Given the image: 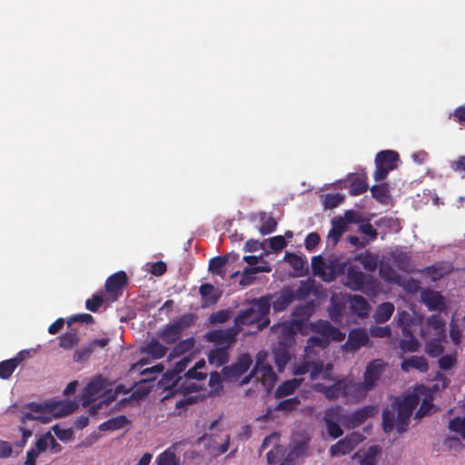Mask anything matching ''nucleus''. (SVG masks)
Here are the masks:
<instances>
[{
  "label": "nucleus",
  "mask_w": 465,
  "mask_h": 465,
  "mask_svg": "<svg viewBox=\"0 0 465 465\" xmlns=\"http://www.w3.org/2000/svg\"><path fill=\"white\" fill-rule=\"evenodd\" d=\"M420 402L418 395L412 393L402 398L397 397L390 407L382 411V427L386 433L392 431L394 427L398 433L407 430L413 411Z\"/></svg>",
  "instance_id": "obj_1"
},
{
  "label": "nucleus",
  "mask_w": 465,
  "mask_h": 465,
  "mask_svg": "<svg viewBox=\"0 0 465 465\" xmlns=\"http://www.w3.org/2000/svg\"><path fill=\"white\" fill-rule=\"evenodd\" d=\"M271 309L270 296H262L252 302V305L242 310L234 319V327H237L238 332L242 330L243 326L259 324V327H263L269 324L270 321L267 316Z\"/></svg>",
  "instance_id": "obj_2"
},
{
  "label": "nucleus",
  "mask_w": 465,
  "mask_h": 465,
  "mask_svg": "<svg viewBox=\"0 0 465 465\" xmlns=\"http://www.w3.org/2000/svg\"><path fill=\"white\" fill-rule=\"evenodd\" d=\"M25 408L29 411L28 413H31L34 417H36L33 420H28V421L39 420L42 423L46 424L49 423L52 420L50 415H54L55 417H64L69 415L78 408V405L75 401H73L45 404L30 402L26 404Z\"/></svg>",
  "instance_id": "obj_3"
},
{
  "label": "nucleus",
  "mask_w": 465,
  "mask_h": 465,
  "mask_svg": "<svg viewBox=\"0 0 465 465\" xmlns=\"http://www.w3.org/2000/svg\"><path fill=\"white\" fill-rule=\"evenodd\" d=\"M193 322V314L184 313L159 330L157 337L163 343L167 345H173L180 340L183 331L190 327Z\"/></svg>",
  "instance_id": "obj_4"
},
{
  "label": "nucleus",
  "mask_w": 465,
  "mask_h": 465,
  "mask_svg": "<svg viewBox=\"0 0 465 465\" xmlns=\"http://www.w3.org/2000/svg\"><path fill=\"white\" fill-rule=\"evenodd\" d=\"M104 386L105 380L103 377L98 376L91 381L83 390L81 394L82 405L83 407L90 406L88 410L90 415H95L103 407V405L107 406L110 401L114 400V397L112 399L103 400L100 401L97 404L91 406V404L95 401V400L102 394Z\"/></svg>",
  "instance_id": "obj_5"
},
{
  "label": "nucleus",
  "mask_w": 465,
  "mask_h": 465,
  "mask_svg": "<svg viewBox=\"0 0 465 465\" xmlns=\"http://www.w3.org/2000/svg\"><path fill=\"white\" fill-rule=\"evenodd\" d=\"M385 367L386 363L381 359L373 360L367 364L363 372V381L359 382L354 381L359 396L363 397L374 389Z\"/></svg>",
  "instance_id": "obj_6"
},
{
  "label": "nucleus",
  "mask_w": 465,
  "mask_h": 465,
  "mask_svg": "<svg viewBox=\"0 0 465 465\" xmlns=\"http://www.w3.org/2000/svg\"><path fill=\"white\" fill-rule=\"evenodd\" d=\"M375 171L373 179L376 182L383 181L387 178L390 172L398 167L400 155L393 150H383L379 152L375 156Z\"/></svg>",
  "instance_id": "obj_7"
},
{
  "label": "nucleus",
  "mask_w": 465,
  "mask_h": 465,
  "mask_svg": "<svg viewBox=\"0 0 465 465\" xmlns=\"http://www.w3.org/2000/svg\"><path fill=\"white\" fill-rule=\"evenodd\" d=\"M344 285L351 291H361L367 292L369 291L375 292L377 285L373 277L365 274L353 266L347 269Z\"/></svg>",
  "instance_id": "obj_8"
},
{
  "label": "nucleus",
  "mask_w": 465,
  "mask_h": 465,
  "mask_svg": "<svg viewBox=\"0 0 465 465\" xmlns=\"http://www.w3.org/2000/svg\"><path fill=\"white\" fill-rule=\"evenodd\" d=\"M319 391L322 392L323 395L331 401H333L339 397H358L359 393L356 391L354 381L350 378H342L338 380L331 386L322 385L319 388Z\"/></svg>",
  "instance_id": "obj_9"
},
{
  "label": "nucleus",
  "mask_w": 465,
  "mask_h": 465,
  "mask_svg": "<svg viewBox=\"0 0 465 465\" xmlns=\"http://www.w3.org/2000/svg\"><path fill=\"white\" fill-rule=\"evenodd\" d=\"M239 332L237 327L232 326L224 330H212L204 338L207 341L213 343L214 347L230 350L235 343Z\"/></svg>",
  "instance_id": "obj_10"
},
{
  "label": "nucleus",
  "mask_w": 465,
  "mask_h": 465,
  "mask_svg": "<svg viewBox=\"0 0 465 465\" xmlns=\"http://www.w3.org/2000/svg\"><path fill=\"white\" fill-rule=\"evenodd\" d=\"M312 331L321 334V336L327 340L335 341H342L345 339V333L339 328L331 324L327 320H318L311 323Z\"/></svg>",
  "instance_id": "obj_11"
},
{
  "label": "nucleus",
  "mask_w": 465,
  "mask_h": 465,
  "mask_svg": "<svg viewBox=\"0 0 465 465\" xmlns=\"http://www.w3.org/2000/svg\"><path fill=\"white\" fill-rule=\"evenodd\" d=\"M370 338L367 331L361 328H354L350 331L348 339L343 344V351L347 353L355 352L363 346H367Z\"/></svg>",
  "instance_id": "obj_12"
},
{
  "label": "nucleus",
  "mask_w": 465,
  "mask_h": 465,
  "mask_svg": "<svg viewBox=\"0 0 465 465\" xmlns=\"http://www.w3.org/2000/svg\"><path fill=\"white\" fill-rule=\"evenodd\" d=\"M361 441V436L359 433H351L330 448L331 457L349 454Z\"/></svg>",
  "instance_id": "obj_13"
},
{
  "label": "nucleus",
  "mask_w": 465,
  "mask_h": 465,
  "mask_svg": "<svg viewBox=\"0 0 465 465\" xmlns=\"http://www.w3.org/2000/svg\"><path fill=\"white\" fill-rule=\"evenodd\" d=\"M252 375H256V382L268 393L271 392L277 381V375L270 364L252 369Z\"/></svg>",
  "instance_id": "obj_14"
},
{
  "label": "nucleus",
  "mask_w": 465,
  "mask_h": 465,
  "mask_svg": "<svg viewBox=\"0 0 465 465\" xmlns=\"http://www.w3.org/2000/svg\"><path fill=\"white\" fill-rule=\"evenodd\" d=\"M108 338L94 340L90 343L81 347L80 349H77L73 355V360L74 362L83 363L89 360L96 348L104 349L108 345Z\"/></svg>",
  "instance_id": "obj_15"
},
{
  "label": "nucleus",
  "mask_w": 465,
  "mask_h": 465,
  "mask_svg": "<svg viewBox=\"0 0 465 465\" xmlns=\"http://www.w3.org/2000/svg\"><path fill=\"white\" fill-rule=\"evenodd\" d=\"M127 283V274L124 271H119L107 278L105 282V290L110 295L117 298L122 295L123 290Z\"/></svg>",
  "instance_id": "obj_16"
},
{
  "label": "nucleus",
  "mask_w": 465,
  "mask_h": 465,
  "mask_svg": "<svg viewBox=\"0 0 465 465\" xmlns=\"http://www.w3.org/2000/svg\"><path fill=\"white\" fill-rule=\"evenodd\" d=\"M420 301L429 311H441L444 308V298L440 292L434 290H423L420 293Z\"/></svg>",
  "instance_id": "obj_17"
},
{
  "label": "nucleus",
  "mask_w": 465,
  "mask_h": 465,
  "mask_svg": "<svg viewBox=\"0 0 465 465\" xmlns=\"http://www.w3.org/2000/svg\"><path fill=\"white\" fill-rule=\"evenodd\" d=\"M294 301V291L291 286H284L275 300L271 302V306L275 312H281Z\"/></svg>",
  "instance_id": "obj_18"
},
{
  "label": "nucleus",
  "mask_w": 465,
  "mask_h": 465,
  "mask_svg": "<svg viewBox=\"0 0 465 465\" xmlns=\"http://www.w3.org/2000/svg\"><path fill=\"white\" fill-rule=\"evenodd\" d=\"M315 310V304L313 301L308 302L304 304L298 305L292 312V320L298 324V328H302L308 322L310 317L312 315Z\"/></svg>",
  "instance_id": "obj_19"
},
{
  "label": "nucleus",
  "mask_w": 465,
  "mask_h": 465,
  "mask_svg": "<svg viewBox=\"0 0 465 465\" xmlns=\"http://www.w3.org/2000/svg\"><path fill=\"white\" fill-rule=\"evenodd\" d=\"M340 411L339 407L330 408L325 411L323 420L326 424L329 435L337 439L343 434V430L341 426L333 420L338 416Z\"/></svg>",
  "instance_id": "obj_20"
},
{
  "label": "nucleus",
  "mask_w": 465,
  "mask_h": 465,
  "mask_svg": "<svg viewBox=\"0 0 465 465\" xmlns=\"http://www.w3.org/2000/svg\"><path fill=\"white\" fill-rule=\"evenodd\" d=\"M401 369L404 372L417 370L421 373H426L429 371V363L424 356L413 355L401 361Z\"/></svg>",
  "instance_id": "obj_21"
},
{
  "label": "nucleus",
  "mask_w": 465,
  "mask_h": 465,
  "mask_svg": "<svg viewBox=\"0 0 465 465\" xmlns=\"http://www.w3.org/2000/svg\"><path fill=\"white\" fill-rule=\"evenodd\" d=\"M302 328H298V324L293 321L284 322L280 325V346H290L294 342V336L298 331Z\"/></svg>",
  "instance_id": "obj_22"
},
{
  "label": "nucleus",
  "mask_w": 465,
  "mask_h": 465,
  "mask_svg": "<svg viewBox=\"0 0 465 465\" xmlns=\"http://www.w3.org/2000/svg\"><path fill=\"white\" fill-rule=\"evenodd\" d=\"M376 406L367 405L354 411L348 418L352 427H357L364 422L367 419L373 417L377 413Z\"/></svg>",
  "instance_id": "obj_23"
},
{
  "label": "nucleus",
  "mask_w": 465,
  "mask_h": 465,
  "mask_svg": "<svg viewBox=\"0 0 465 465\" xmlns=\"http://www.w3.org/2000/svg\"><path fill=\"white\" fill-rule=\"evenodd\" d=\"M189 361L187 359H183L178 361L173 368V370L168 371L163 375L164 384L169 386H177L178 383L182 381V377L179 375L186 369Z\"/></svg>",
  "instance_id": "obj_24"
},
{
  "label": "nucleus",
  "mask_w": 465,
  "mask_h": 465,
  "mask_svg": "<svg viewBox=\"0 0 465 465\" xmlns=\"http://www.w3.org/2000/svg\"><path fill=\"white\" fill-rule=\"evenodd\" d=\"M230 257H232L233 260H237L238 254H227L212 258L209 262V271L213 274L218 275L224 279L226 276L225 265L228 263Z\"/></svg>",
  "instance_id": "obj_25"
},
{
  "label": "nucleus",
  "mask_w": 465,
  "mask_h": 465,
  "mask_svg": "<svg viewBox=\"0 0 465 465\" xmlns=\"http://www.w3.org/2000/svg\"><path fill=\"white\" fill-rule=\"evenodd\" d=\"M350 308L354 314L363 318L369 313L370 304L364 297L354 294L350 296Z\"/></svg>",
  "instance_id": "obj_26"
},
{
  "label": "nucleus",
  "mask_w": 465,
  "mask_h": 465,
  "mask_svg": "<svg viewBox=\"0 0 465 465\" xmlns=\"http://www.w3.org/2000/svg\"><path fill=\"white\" fill-rule=\"evenodd\" d=\"M143 353L150 355L154 360L163 358L168 348L162 344L157 339H152L142 350Z\"/></svg>",
  "instance_id": "obj_27"
},
{
  "label": "nucleus",
  "mask_w": 465,
  "mask_h": 465,
  "mask_svg": "<svg viewBox=\"0 0 465 465\" xmlns=\"http://www.w3.org/2000/svg\"><path fill=\"white\" fill-rule=\"evenodd\" d=\"M302 382V379H292L283 381L279 387L276 389L274 396L276 399H281L294 393V391L301 386Z\"/></svg>",
  "instance_id": "obj_28"
},
{
  "label": "nucleus",
  "mask_w": 465,
  "mask_h": 465,
  "mask_svg": "<svg viewBox=\"0 0 465 465\" xmlns=\"http://www.w3.org/2000/svg\"><path fill=\"white\" fill-rule=\"evenodd\" d=\"M345 308L346 304L343 301L340 299L331 298V304L328 308L330 319L335 323H341L342 322V316Z\"/></svg>",
  "instance_id": "obj_29"
},
{
  "label": "nucleus",
  "mask_w": 465,
  "mask_h": 465,
  "mask_svg": "<svg viewBox=\"0 0 465 465\" xmlns=\"http://www.w3.org/2000/svg\"><path fill=\"white\" fill-rule=\"evenodd\" d=\"M229 350L225 348L214 347L208 353L210 364L221 367L229 361Z\"/></svg>",
  "instance_id": "obj_30"
},
{
  "label": "nucleus",
  "mask_w": 465,
  "mask_h": 465,
  "mask_svg": "<svg viewBox=\"0 0 465 465\" xmlns=\"http://www.w3.org/2000/svg\"><path fill=\"white\" fill-rule=\"evenodd\" d=\"M199 292L203 302V307L215 304L220 298V294L217 293L211 283L202 284Z\"/></svg>",
  "instance_id": "obj_31"
},
{
  "label": "nucleus",
  "mask_w": 465,
  "mask_h": 465,
  "mask_svg": "<svg viewBox=\"0 0 465 465\" xmlns=\"http://www.w3.org/2000/svg\"><path fill=\"white\" fill-rule=\"evenodd\" d=\"M34 417L31 413H25L21 417V424L19 425V430L22 432V439L15 443L19 448L25 446L28 438L33 434V428L28 425V420H33Z\"/></svg>",
  "instance_id": "obj_32"
},
{
  "label": "nucleus",
  "mask_w": 465,
  "mask_h": 465,
  "mask_svg": "<svg viewBox=\"0 0 465 465\" xmlns=\"http://www.w3.org/2000/svg\"><path fill=\"white\" fill-rule=\"evenodd\" d=\"M70 331L59 336V346L64 350H72L80 341L77 330L73 327Z\"/></svg>",
  "instance_id": "obj_33"
},
{
  "label": "nucleus",
  "mask_w": 465,
  "mask_h": 465,
  "mask_svg": "<svg viewBox=\"0 0 465 465\" xmlns=\"http://www.w3.org/2000/svg\"><path fill=\"white\" fill-rule=\"evenodd\" d=\"M315 291V282L312 279L300 281L297 290L294 292V300L304 301Z\"/></svg>",
  "instance_id": "obj_34"
},
{
  "label": "nucleus",
  "mask_w": 465,
  "mask_h": 465,
  "mask_svg": "<svg viewBox=\"0 0 465 465\" xmlns=\"http://www.w3.org/2000/svg\"><path fill=\"white\" fill-rule=\"evenodd\" d=\"M23 361L21 357H14L0 362V378L3 380L9 379L17 366Z\"/></svg>",
  "instance_id": "obj_35"
},
{
  "label": "nucleus",
  "mask_w": 465,
  "mask_h": 465,
  "mask_svg": "<svg viewBox=\"0 0 465 465\" xmlns=\"http://www.w3.org/2000/svg\"><path fill=\"white\" fill-rule=\"evenodd\" d=\"M129 422L124 415H119L107 420L99 425V430L102 431L118 430L123 429Z\"/></svg>",
  "instance_id": "obj_36"
},
{
  "label": "nucleus",
  "mask_w": 465,
  "mask_h": 465,
  "mask_svg": "<svg viewBox=\"0 0 465 465\" xmlns=\"http://www.w3.org/2000/svg\"><path fill=\"white\" fill-rule=\"evenodd\" d=\"M393 312L394 305L391 302H383L377 307L373 317L378 323H383L389 321Z\"/></svg>",
  "instance_id": "obj_37"
},
{
  "label": "nucleus",
  "mask_w": 465,
  "mask_h": 465,
  "mask_svg": "<svg viewBox=\"0 0 465 465\" xmlns=\"http://www.w3.org/2000/svg\"><path fill=\"white\" fill-rule=\"evenodd\" d=\"M371 196L380 203L385 204L390 197L388 183H380L371 187Z\"/></svg>",
  "instance_id": "obj_38"
},
{
  "label": "nucleus",
  "mask_w": 465,
  "mask_h": 465,
  "mask_svg": "<svg viewBox=\"0 0 465 465\" xmlns=\"http://www.w3.org/2000/svg\"><path fill=\"white\" fill-rule=\"evenodd\" d=\"M332 227L329 232L328 237L331 238L336 243L346 231V221L342 220L341 217H336L332 220Z\"/></svg>",
  "instance_id": "obj_39"
},
{
  "label": "nucleus",
  "mask_w": 465,
  "mask_h": 465,
  "mask_svg": "<svg viewBox=\"0 0 465 465\" xmlns=\"http://www.w3.org/2000/svg\"><path fill=\"white\" fill-rule=\"evenodd\" d=\"M427 326L436 331L438 336L445 338V321L440 314H432L427 319Z\"/></svg>",
  "instance_id": "obj_40"
},
{
  "label": "nucleus",
  "mask_w": 465,
  "mask_h": 465,
  "mask_svg": "<svg viewBox=\"0 0 465 465\" xmlns=\"http://www.w3.org/2000/svg\"><path fill=\"white\" fill-rule=\"evenodd\" d=\"M445 338L438 336L436 339H431L425 343V352L430 357H438L444 351V347L441 345V341Z\"/></svg>",
  "instance_id": "obj_41"
},
{
  "label": "nucleus",
  "mask_w": 465,
  "mask_h": 465,
  "mask_svg": "<svg viewBox=\"0 0 465 465\" xmlns=\"http://www.w3.org/2000/svg\"><path fill=\"white\" fill-rule=\"evenodd\" d=\"M187 377H184V380L178 383L177 386H173L174 388H179L183 395L190 394L192 392H197L203 390V386L200 385L197 381L190 380Z\"/></svg>",
  "instance_id": "obj_42"
},
{
  "label": "nucleus",
  "mask_w": 465,
  "mask_h": 465,
  "mask_svg": "<svg viewBox=\"0 0 465 465\" xmlns=\"http://www.w3.org/2000/svg\"><path fill=\"white\" fill-rule=\"evenodd\" d=\"M356 260L360 262L363 268L367 271L374 272L377 269L378 257L371 254V252L359 254L356 257Z\"/></svg>",
  "instance_id": "obj_43"
},
{
  "label": "nucleus",
  "mask_w": 465,
  "mask_h": 465,
  "mask_svg": "<svg viewBox=\"0 0 465 465\" xmlns=\"http://www.w3.org/2000/svg\"><path fill=\"white\" fill-rule=\"evenodd\" d=\"M368 189V185L365 182V179L360 176L353 178L350 182V193L353 196H358L365 193Z\"/></svg>",
  "instance_id": "obj_44"
},
{
  "label": "nucleus",
  "mask_w": 465,
  "mask_h": 465,
  "mask_svg": "<svg viewBox=\"0 0 465 465\" xmlns=\"http://www.w3.org/2000/svg\"><path fill=\"white\" fill-rule=\"evenodd\" d=\"M285 448L279 443H275L274 447L266 454L267 462L269 464H275L285 456Z\"/></svg>",
  "instance_id": "obj_45"
},
{
  "label": "nucleus",
  "mask_w": 465,
  "mask_h": 465,
  "mask_svg": "<svg viewBox=\"0 0 465 465\" xmlns=\"http://www.w3.org/2000/svg\"><path fill=\"white\" fill-rule=\"evenodd\" d=\"M399 347L402 352H416L420 347V343L415 336L408 339H401L399 341Z\"/></svg>",
  "instance_id": "obj_46"
},
{
  "label": "nucleus",
  "mask_w": 465,
  "mask_h": 465,
  "mask_svg": "<svg viewBox=\"0 0 465 465\" xmlns=\"http://www.w3.org/2000/svg\"><path fill=\"white\" fill-rule=\"evenodd\" d=\"M261 220L263 221L259 231L261 234L267 235L273 232L277 227V222L272 216L266 217L264 213H261Z\"/></svg>",
  "instance_id": "obj_47"
},
{
  "label": "nucleus",
  "mask_w": 465,
  "mask_h": 465,
  "mask_svg": "<svg viewBox=\"0 0 465 465\" xmlns=\"http://www.w3.org/2000/svg\"><path fill=\"white\" fill-rule=\"evenodd\" d=\"M301 404V400L298 396L289 398L278 402L275 407L276 411H281L284 412H290L297 409V407Z\"/></svg>",
  "instance_id": "obj_48"
},
{
  "label": "nucleus",
  "mask_w": 465,
  "mask_h": 465,
  "mask_svg": "<svg viewBox=\"0 0 465 465\" xmlns=\"http://www.w3.org/2000/svg\"><path fill=\"white\" fill-rule=\"evenodd\" d=\"M285 347L286 346H282H282H280L273 351L275 363L280 370L283 368L290 360V353Z\"/></svg>",
  "instance_id": "obj_49"
},
{
  "label": "nucleus",
  "mask_w": 465,
  "mask_h": 465,
  "mask_svg": "<svg viewBox=\"0 0 465 465\" xmlns=\"http://www.w3.org/2000/svg\"><path fill=\"white\" fill-rule=\"evenodd\" d=\"M153 465H176L174 452L170 450H164L157 456Z\"/></svg>",
  "instance_id": "obj_50"
},
{
  "label": "nucleus",
  "mask_w": 465,
  "mask_h": 465,
  "mask_svg": "<svg viewBox=\"0 0 465 465\" xmlns=\"http://www.w3.org/2000/svg\"><path fill=\"white\" fill-rule=\"evenodd\" d=\"M344 200L340 193H327L324 195L323 204L326 209H333L339 206Z\"/></svg>",
  "instance_id": "obj_51"
},
{
  "label": "nucleus",
  "mask_w": 465,
  "mask_h": 465,
  "mask_svg": "<svg viewBox=\"0 0 465 465\" xmlns=\"http://www.w3.org/2000/svg\"><path fill=\"white\" fill-rule=\"evenodd\" d=\"M285 260L292 266V268L296 272H302L305 265V261L299 255L295 253H287L285 256Z\"/></svg>",
  "instance_id": "obj_52"
},
{
  "label": "nucleus",
  "mask_w": 465,
  "mask_h": 465,
  "mask_svg": "<svg viewBox=\"0 0 465 465\" xmlns=\"http://www.w3.org/2000/svg\"><path fill=\"white\" fill-rule=\"evenodd\" d=\"M75 322L92 324L94 322V319L88 313L77 314L67 318L66 324L68 328H71Z\"/></svg>",
  "instance_id": "obj_53"
},
{
  "label": "nucleus",
  "mask_w": 465,
  "mask_h": 465,
  "mask_svg": "<svg viewBox=\"0 0 465 465\" xmlns=\"http://www.w3.org/2000/svg\"><path fill=\"white\" fill-rule=\"evenodd\" d=\"M231 317L230 310H220L213 312L209 317V322L212 324H220L226 322Z\"/></svg>",
  "instance_id": "obj_54"
},
{
  "label": "nucleus",
  "mask_w": 465,
  "mask_h": 465,
  "mask_svg": "<svg viewBox=\"0 0 465 465\" xmlns=\"http://www.w3.org/2000/svg\"><path fill=\"white\" fill-rule=\"evenodd\" d=\"M252 363V358L248 354H242L235 364V369L238 370V373H245Z\"/></svg>",
  "instance_id": "obj_55"
},
{
  "label": "nucleus",
  "mask_w": 465,
  "mask_h": 465,
  "mask_svg": "<svg viewBox=\"0 0 465 465\" xmlns=\"http://www.w3.org/2000/svg\"><path fill=\"white\" fill-rule=\"evenodd\" d=\"M194 346V340L193 338H189L182 341H178L175 343V347L173 349L174 352L177 354H183L190 350H192Z\"/></svg>",
  "instance_id": "obj_56"
},
{
  "label": "nucleus",
  "mask_w": 465,
  "mask_h": 465,
  "mask_svg": "<svg viewBox=\"0 0 465 465\" xmlns=\"http://www.w3.org/2000/svg\"><path fill=\"white\" fill-rule=\"evenodd\" d=\"M450 430L460 433L465 439V418H454L450 421Z\"/></svg>",
  "instance_id": "obj_57"
},
{
  "label": "nucleus",
  "mask_w": 465,
  "mask_h": 465,
  "mask_svg": "<svg viewBox=\"0 0 465 465\" xmlns=\"http://www.w3.org/2000/svg\"><path fill=\"white\" fill-rule=\"evenodd\" d=\"M312 267L315 275H323L325 273V262L320 255L312 257Z\"/></svg>",
  "instance_id": "obj_58"
},
{
  "label": "nucleus",
  "mask_w": 465,
  "mask_h": 465,
  "mask_svg": "<svg viewBox=\"0 0 465 465\" xmlns=\"http://www.w3.org/2000/svg\"><path fill=\"white\" fill-rule=\"evenodd\" d=\"M423 272L430 278H431L433 281H437L441 279L444 276V272L442 268L436 266V265H430L426 267L423 270Z\"/></svg>",
  "instance_id": "obj_59"
},
{
  "label": "nucleus",
  "mask_w": 465,
  "mask_h": 465,
  "mask_svg": "<svg viewBox=\"0 0 465 465\" xmlns=\"http://www.w3.org/2000/svg\"><path fill=\"white\" fill-rule=\"evenodd\" d=\"M103 303L104 299L102 296L98 294L93 295L92 299H88L85 302V308L90 312H95L103 305Z\"/></svg>",
  "instance_id": "obj_60"
},
{
  "label": "nucleus",
  "mask_w": 465,
  "mask_h": 465,
  "mask_svg": "<svg viewBox=\"0 0 465 465\" xmlns=\"http://www.w3.org/2000/svg\"><path fill=\"white\" fill-rule=\"evenodd\" d=\"M149 265H150V269L148 270V272L154 276H162L167 271V265L163 261H157Z\"/></svg>",
  "instance_id": "obj_61"
},
{
  "label": "nucleus",
  "mask_w": 465,
  "mask_h": 465,
  "mask_svg": "<svg viewBox=\"0 0 465 465\" xmlns=\"http://www.w3.org/2000/svg\"><path fill=\"white\" fill-rule=\"evenodd\" d=\"M270 248L274 252H279L284 249L287 242L283 236L277 235L270 238L269 240Z\"/></svg>",
  "instance_id": "obj_62"
},
{
  "label": "nucleus",
  "mask_w": 465,
  "mask_h": 465,
  "mask_svg": "<svg viewBox=\"0 0 465 465\" xmlns=\"http://www.w3.org/2000/svg\"><path fill=\"white\" fill-rule=\"evenodd\" d=\"M454 355L447 354L439 359V367L443 371L450 370L456 363Z\"/></svg>",
  "instance_id": "obj_63"
},
{
  "label": "nucleus",
  "mask_w": 465,
  "mask_h": 465,
  "mask_svg": "<svg viewBox=\"0 0 465 465\" xmlns=\"http://www.w3.org/2000/svg\"><path fill=\"white\" fill-rule=\"evenodd\" d=\"M302 452V447L297 444L294 448H292L286 457L282 460L280 465H293L294 460L296 457L300 455Z\"/></svg>",
  "instance_id": "obj_64"
}]
</instances>
